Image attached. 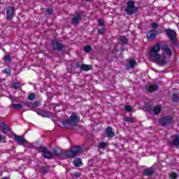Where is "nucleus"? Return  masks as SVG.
<instances>
[{"instance_id":"nucleus-19","label":"nucleus","mask_w":179,"mask_h":179,"mask_svg":"<svg viewBox=\"0 0 179 179\" xmlns=\"http://www.w3.org/2000/svg\"><path fill=\"white\" fill-rule=\"evenodd\" d=\"M73 164L76 166V167H80V165L82 164V160H80L79 158H77L74 159Z\"/></svg>"},{"instance_id":"nucleus-32","label":"nucleus","mask_w":179,"mask_h":179,"mask_svg":"<svg viewBox=\"0 0 179 179\" xmlns=\"http://www.w3.org/2000/svg\"><path fill=\"white\" fill-rule=\"evenodd\" d=\"M40 106V102H34L31 104L32 108H34L36 107H38Z\"/></svg>"},{"instance_id":"nucleus-37","label":"nucleus","mask_w":179,"mask_h":179,"mask_svg":"<svg viewBox=\"0 0 179 179\" xmlns=\"http://www.w3.org/2000/svg\"><path fill=\"white\" fill-rule=\"evenodd\" d=\"M4 61L9 62L10 61V55H6L4 57Z\"/></svg>"},{"instance_id":"nucleus-8","label":"nucleus","mask_w":179,"mask_h":179,"mask_svg":"<svg viewBox=\"0 0 179 179\" xmlns=\"http://www.w3.org/2000/svg\"><path fill=\"white\" fill-rule=\"evenodd\" d=\"M172 121L173 118H171V117H162L159 120V124H161L162 127H165V125H169Z\"/></svg>"},{"instance_id":"nucleus-44","label":"nucleus","mask_w":179,"mask_h":179,"mask_svg":"<svg viewBox=\"0 0 179 179\" xmlns=\"http://www.w3.org/2000/svg\"><path fill=\"white\" fill-rule=\"evenodd\" d=\"M86 1H92V0H86Z\"/></svg>"},{"instance_id":"nucleus-4","label":"nucleus","mask_w":179,"mask_h":179,"mask_svg":"<svg viewBox=\"0 0 179 179\" xmlns=\"http://www.w3.org/2000/svg\"><path fill=\"white\" fill-rule=\"evenodd\" d=\"M15 138L17 141L18 145H24V146H27L28 148L33 147V144L29 143L26 139L23 138L20 136H15Z\"/></svg>"},{"instance_id":"nucleus-3","label":"nucleus","mask_w":179,"mask_h":179,"mask_svg":"<svg viewBox=\"0 0 179 179\" xmlns=\"http://www.w3.org/2000/svg\"><path fill=\"white\" fill-rule=\"evenodd\" d=\"M81 152L82 147L76 146L71 151H68L66 154H62V156H64V159H69V157H75V156H78Z\"/></svg>"},{"instance_id":"nucleus-12","label":"nucleus","mask_w":179,"mask_h":179,"mask_svg":"<svg viewBox=\"0 0 179 179\" xmlns=\"http://www.w3.org/2000/svg\"><path fill=\"white\" fill-rule=\"evenodd\" d=\"M159 86H157V85H150L147 86V90L148 92H156Z\"/></svg>"},{"instance_id":"nucleus-5","label":"nucleus","mask_w":179,"mask_h":179,"mask_svg":"<svg viewBox=\"0 0 179 179\" xmlns=\"http://www.w3.org/2000/svg\"><path fill=\"white\" fill-rule=\"evenodd\" d=\"M127 13L132 15L136 12V8H135V3L134 1H130L127 3V8H126Z\"/></svg>"},{"instance_id":"nucleus-13","label":"nucleus","mask_w":179,"mask_h":179,"mask_svg":"<svg viewBox=\"0 0 179 179\" xmlns=\"http://www.w3.org/2000/svg\"><path fill=\"white\" fill-rule=\"evenodd\" d=\"M1 129L3 134H5V135H8V133L9 132V128L8 127V126H6V124H5L4 123L1 124Z\"/></svg>"},{"instance_id":"nucleus-1","label":"nucleus","mask_w":179,"mask_h":179,"mask_svg":"<svg viewBox=\"0 0 179 179\" xmlns=\"http://www.w3.org/2000/svg\"><path fill=\"white\" fill-rule=\"evenodd\" d=\"M162 50L164 52L162 55L159 54L160 52L159 44L155 45L150 50V56L154 58L155 62L160 66L166 65L169 59L171 58V55H173V51L167 45H162Z\"/></svg>"},{"instance_id":"nucleus-9","label":"nucleus","mask_w":179,"mask_h":179,"mask_svg":"<svg viewBox=\"0 0 179 179\" xmlns=\"http://www.w3.org/2000/svg\"><path fill=\"white\" fill-rule=\"evenodd\" d=\"M38 115H41V117H44L46 118H51V117H53L52 113L45 111V110H41V111H36Z\"/></svg>"},{"instance_id":"nucleus-10","label":"nucleus","mask_w":179,"mask_h":179,"mask_svg":"<svg viewBox=\"0 0 179 179\" xmlns=\"http://www.w3.org/2000/svg\"><path fill=\"white\" fill-rule=\"evenodd\" d=\"M14 13H15V9L13 7H8L6 12L8 20H12V19H13Z\"/></svg>"},{"instance_id":"nucleus-38","label":"nucleus","mask_w":179,"mask_h":179,"mask_svg":"<svg viewBox=\"0 0 179 179\" xmlns=\"http://www.w3.org/2000/svg\"><path fill=\"white\" fill-rule=\"evenodd\" d=\"M4 73H6L7 75H9L10 73V70L9 69H6L3 71Z\"/></svg>"},{"instance_id":"nucleus-35","label":"nucleus","mask_w":179,"mask_h":179,"mask_svg":"<svg viewBox=\"0 0 179 179\" xmlns=\"http://www.w3.org/2000/svg\"><path fill=\"white\" fill-rule=\"evenodd\" d=\"M159 25L157 24V23H155V22H152V24H151V27H152V29H157V27H158Z\"/></svg>"},{"instance_id":"nucleus-40","label":"nucleus","mask_w":179,"mask_h":179,"mask_svg":"<svg viewBox=\"0 0 179 179\" xmlns=\"http://www.w3.org/2000/svg\"><path fill=\"white\" fill-rule=\"evenodd\" d=\"M98 33L99 34H103V33H104V29H101L98 31Z\"/></svg>"},{"instance_id":"nucleus-21","label":"nucleus","mask_w":179,"mask_h":179,"mask_svg":"<svg viewBox=\"0 0 179 179\" xmlns=\"http://www.w3.org/2000/svg\"><path fill=\"white\" fill-rule=\"evenodd\" d=\"M162 111V106L159 105L154 108L155 114H159Z\"/></svg>"},{"instance_id":"nucleus-2","label":"nucleus","mask_w":179,"mask_h":179,"mask_svg":"<svg viewBox=\"0 0 179 179\" xmlns=\"http://www.w3.org/2000/svg\"><path fill=\"white\" fill-rule=\"evenodd\" d=\"M79 117L76 116V114L73 113L71 115L70 119L62 122V125L64 128H72L74 125H76L79 122Z\"/></svg>"},{"instance_id":"nucleus-29","label":"nucleus","mask_w":179,"mask_h":179,"mask_svg":"<svg viewBox=\"0 0 179 179\" xmlns=\"http://www.w3.org/2000/svg\"><path fill=\"white\" fill-rule=\"evenodd\" d=\"M84 51H85V52H90V51H92V47L87 45L84 48Z\"/></svg>"},{"instance_id":"nucleus-39","label":"nucleus","mask_w":179,"mask_h":179,"mask_svg":"<svg viewBox=\"0 0 179 179\" xmlns=\"http://www.w3.org/2000/svg\"><path fill=\"white\" fill-rule=\"evenodd\" d=\"M47 12H48V15H52V9L48 8Z\"/></svg>"},{"instance_id":"nucleus-27","label":"nucleus","mask_w":179,"mask_h":179,"mask_svg":"<svg viewBox=\"0 0 179 179\" xmlns=\"http://www.w3.org/2000/svg\"><path fill=\"white\" fill-rule=\"evenodd\" d=\"M173 101H178V94H173L172 96Z\"/></svg>"},{"instance_id":"nucleus-6","label":"nucleus","mask_w":179,"mask_h":179,"mask_svg":"<svg viewBox=\"0 0 179 179\" xmlns=\"http://www.w3.org/2000/svg\"><path fill=\"white\" fill-rule=\"evenodd\" d=\"M166 34L173 44H177L176 41V31L171 29H167Z\"/></svg>"},{"instance_id":"nucleus-30","label":"nucleus","mask_w":179,"mask_h":179,"mask_svg":"<svg viewBox=\"0 0 179 179\" xmlns=\"http://www.w3.org/2000/svg\"><path fill=\"white\" fill-rule=\"evenodd\" d=\"M34 99H36V94H31L28 96L29 100H34Z\"/></svg>"},{"instance_id":"nucleus-33","label":"nucleus","mask_w":179,"mask_h":179,"mask_svg":"<svg viewBox=\"0 0 179 179\" xmlns=\"http://www.w3.org/2000/svg\"><path fill=\"white\" fill-rule=\"evenodd\" d=\"M124 121H127L128 122H134V119L131 117H124Z\"/></svg>"},{"instance_id":"nucleus-31","label":"nucleus","mask_w":179,"mask_h":179,"mask_svg":"<svg viewBox=\"0 0 179 179\" xmlns=\"http://www.w3.org/2000/svg\"><path fill=\"white\" fill-rule=\"evenodd\" d=\"M124 108H125V110L127 111L128 113H130V111H132V107L131 106H126Z\"/></svg>"},{"instance_id":"nucleus-43","label":"nucleus","mask_w":179,"mask_h":179,"mask_svg":"<svg viewBox=\"0 0 179 179\" xmlns=\"http://www.w3.org/2000/svg\"><path fill=\"white\" fill-rule=\"evenodd\" d=\"M2 179H8V178H2Z\"/></svg>"},{"instance_id":"nucleus-36","label":"nucleus","mask_w":179,"mask_h":179,"mask_svg":"<svg viewBox=\"0 0 179 179\" xmlns=\"http://www.w3.org/2000/svg\"><path fill=\"white\" fill-rule=\"evenodd\" d=\"M98 23L99 26H104V21L103 20H99Z\"/></svg>"},{"instance_id":"nucleus-28","label":"nucleus","mask_w":179,"mask_h":179,"mask_svg":"<svg viewBox=\"0 0 179 179\" xmlns=\"http://www.w3.org/2000/svg\"><path fill=\"white\" fill-rule=\"evenodd\" d=\"M106 144L105 142H101V143H100L99 144V148L100 149H105V148H106Z\"/></svg>"},{"instance_id":"nucleus-16","label":"nucleus","mask_w":179,"mask_h":179,"mask_svg":"<svg viewBox=\"0 0 179 179\" xmlns=\"http://www.w3.org/2000/svg\"><path fill=\"white\" fill-rule=\"evenodd\" d=\"M80 19H82V17H80V15L74 16L72 20V24H78Z\"/></svg>"},{"instance_id":"nucleus-41","label":"nucleus","mask_w":179,"mask_h":179,"mask_svg":"<svg viewBox=\"0 0 179 179\" xmlns=\"http://www.w3.org/2000/svg\"><path fill=\"white\" fill-rule=\"evenodd\" d=\"M2 139H5V136H2L0 135V141H2Z\"/></svg>"},{"instance_id":"nucleus-11","label":"nucleus","mask_w":179,"mask_h":179,"mask_svg":"<svg viewBox=\"0 0 179 179\" xmlns=\"http://www.w3.org/2000/svg\"><path fill=\"white\" fill-rule=\"evenodd\" d=\"M157 34V31L156 29H152L147 34V38L153 40V38H156Z\"/></svg>"},{"instance_id":"nucleus-22","label":"nucleus","mask_w":179,"mask_h":179,"mask_svg":"<svg viewBox=\"0 0 179 179\" xmlns=\"http://www.w3.org/2000/svg\"><path fill=\"white\" fill-rule=\"evenodd\" d=\"M173 145L175 146H179V136H176L175 138L173 141Z\"/></svg>"},{"instance_id":"nucleus-7","label":"nucleus","mask_w":179,"mask_h":179,"mask_svg":"<svg viewBox=\"0 0 179 179\" xmlns=\"http://www.w3.org/2000/svg\"><path fill=\"white\" fill-rule=\"evenodd\" d=\"M38 152L44 153L43 156L45 159H51L52 157V153H51L50 151H47V148L45 147H40Z\"/></svg>"},{"instance_id":"nucleus-34","label":"nucleus","mask_w":179,"mask_h":179,"mask_svg":"<svg viewBox=\"0 0 179 179\" xmlns=\"http://www.w3.org/2000/svg\"><path fill=\"white\" fill-rule=\"evenodd\" d=\"M13 89H19V83H13Z\"/></svg>"},{"instance_id":"nucleus-42","label":"nucleus","mask_w":179,"mask_h":179,"mask_svg":"<svg viewBox=\"0 0 179 179\" xmlns=\"http://www.w3.org/2000/svg\"><path fill=\"white\" fill-rule=\"evenodd\" d=\"M76 176L77 177H79V173H76Z\"/></svg>"},{"instance_id":"nucleus-25","label":"nucleus","mask_w":179,"mask_h":179,"mask_svg":"<svg viewBox=\"0 0 179 179\" xmlns=\"http://www.w3.org/2000/svg\"><path fill=\"white\" fill-rule=\"evenodd\" d=\"M129 65H130V68L134 69V68L136 65V62L134 59H131V60L129 61Z\"/></svg>"},{"instance_id":"nucleus-14","label":"nucleus","mask_w":179,"mask_h":179,"mask_svg":"<svg viewBox=\"0 0 179 179\" xmlns=\"http://www.w3.org/2000/svg\"><path fill=\"white\" fill-rule=\"evenodd\" d=\"M52 44L55 50H62V45L61 43H58V42L52 41Z\"/></svg>"},{"instance_id":"nucleus-15","label":"nucleus","mask_w":179,"mask_h":179,"mask_svg":"<svg viewBox=\"0 0 179 179\" xmlns=\"http://www.w3.org/2000/svg\"><path fill=\"white\" fill-rule=\"evenodd\" d=\"M106 134L108 138H113L114 136V132H113V129L110 127L106 128Z\"/></svg>"},{"instance_id":"nucleus-18","label":"nucleus","mask_w":179,"mask_h":179,"mask_svg":"<svg viewBox=\"0 0 179 179\" xmlns=\"http://www.w3.org/2000/svg\"><path fill=\"white\" fill-rule=\"evenodd\" d=\"M153 174V169L148 168L144 171V176H152Z\"/></svg>"},{"instance_id":"nucleus-23","label":"nucleus","mask_w":179,"mask_h":179,"mask_svg":"<svg viewBox=\"0 0 179 179\" xmlns=\"http://www.w3.org/2000/svg\"><path fill=\"white\" fill-rule=\"evenodd\" d=\"M120 41L121 44H127L128 43V39L125 36H120Z\"/></svg>"},{"instance_id":"nucleus-17","label":"nucleus","mask_w":179,"mask_h":179,"mask_svg":"<svg viewBox=\"0 0 179 179\" xmlns=\"http://www.w3.org/2000/svg\"><path fill=\"white\" fill-rule=\"evenodd\" d=\"M53 153L55 156H61L62 155V150L60 148H55Z\"/></svg>"},{"instance_id":"nucleus-20","label":"nucleus","mask_w":179,"mask_h":179,"mask_svg":"<svg viewBox=\"0 0 179 179\" xmlns=\"http://www.w3.org/2000/svg\"><path fill=\"white\" fill-rule=\"evenodd\" d=\"M80 69L82 71H90L92 69V66H90V65L82 64Z\"/></svg>"},{"instance_id":"nucleus-24","label":"nucleus","mask_w":179,"mask_h":179,"mask_svg":"<svg viewBox=\"0 0 179 179\" xmlns=\"http://www.w3.org/2000/svg\"><path fill=\"white\" fill-rule=\"evenodd\" d=\"M12 106L15 110H21L22 107H23L22 104L19 103L13 104Z\"/></svg>"},{"instance_id":"nucleus-26","label":"nucleus","mask_w":179,"mask_h":179,"mask_svg":"<svg viewBox=\"0 0 179 179\" xmlns=\"http://www.w3.org/2000/svg\"><path fill=\"white\" fill-rule=\"evenodd\" d=\"M169 177H170V178L176 179V178H177L178 176H177V173H176L174 172H171V173H169Z\"/></svg>"}]
</instances>
